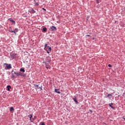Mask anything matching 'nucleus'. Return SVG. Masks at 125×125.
<instances>
[{"label": "nucleus", "instance_id": "ddd939ff", "mask_svg": "<svg viewBox=\"0 0 125 125\" xmlns=\"http://www.w3.org/2000/svg\"><path fill=\"white\" fill-rule=\"evenodd\" d=\"M49 47V46H48L47 44H45L44 49L45 50H47V48Z\"/></svg>", "mask_w": 125, "mask_h": 125}, {"label": "nucleus", "instance_id": "473e14b6", "mask_svg": "<svg viewBox=\"0 0 125 125\" xmlns=\"http://www.w3.org/2000/svg\"><path fill=\"white\" fill-rule=\"evenodd\" d=\"M46 69H48V68H49V67L46 66Z\"/></svg>", "mask_w": 125, "mask_h": 125}, {"label": "nucleus", "instance_id": "aec40b11", "mask_svg": "<svg viewBox=\"0 0 125 125\" xmlns=\"http://www.w3.org/2000/svg\"><path fill=\"white\" fill-rule=\"evenodd\" d=\"M112 105H113V104H110V107H111V108L113 109V110H114L115 109V108L113 107V106H112Z\"/></svg>", "mask_w": 125, "mask_h": 125}, {"label": "nucleus", "instance_id": "dca6fc26", "mask_svg": "<svg viewBox=\"0 0 125 125\" xmlns=\"http://www.w3.org/2000/svg\"><path fill=\"white\" fill-rule=\"evenodd\" d=\"M20 72H22L23 73H24L25 72V69L24 68H21L20 69Z\"/></svg>", "mask_w": 125, "mask_h": 125}, {"label": "nucleus", "instance_id": "cd10ccee", "mask_svg": "<svg viewBox=\"0 0 125 125\" xmlns=\"http://www.w3.org/2000/svg\"><path fill=\"white\" fill-rule=\"evenodd\" d=\"M41 125H45V124H44V123H42L41 124Z\"/></svg>", "mask_w": 125, "mask_h": 125}, {"label": "nucleus", "instance_id": "c9c22d12", "mask_svg": "<svg viewBox=\"0 0 125 125\" xmlns=\"http://www.w3.org/2000/svg\"><path fill=\"white\" fill-rule=\"evenodd\" d=\"M110 67H112V65H110Z\"/></svg>", "mask_w": 125, "mask_h": 125}, {"label": "nucleus", "instance_id": "72a5a7b5", "mask_svg": "<svg viewBox=\"0 0 125 125\" xmlns=\"http://www.w3.org/2000/svg\"><path fill=\"white\" fill-rule=\"evenodd\" d=\"M97 3H99V2H98V0H97Z\"/></svg>", "mask_w": 125, "mask_h": 125}, {"label": "nucleus", "instance_id": "a878e982", "mask_svg": "<svg viewBox=\"0 0 125 125\" xmlns=\"http://www.w3.org/2000/svg\"><path fill=\"white\" fill-rule=\"evenodd\" d=\"M47 53H48V54H49V51L47 50H46Z\"/></svg>", "mask_w": 125, "mask_h": 125}, {"label": "nucleus", "instance_id": "f8f14e48", "mask_svg": "<svg viewBox=\"0 0 125 125\" xmlns=\"http://www.w3.org/2000/svg\"><path fill=\"white\" fill-rule=\"evenodd\" d=\"M11 88V86L8 85L7 86V89L8 91H10V89Z\"/></svg>", "mask_w": 125, "mask_h": 125}, {"label": "nucleus", "instance_id": "7ed1b4c3", "mask_svg": "<svg viewBox=\"0 0 125 125\" xmlns=\"http://www.w3.org/2000/svg\"><path fill=\"white\" fill-rule=\"evenodd\" d=\"M4 65H7L5 67V70H9V69H11L12 68V66H11V64H9L8 65V64L7 63H4Z\"/></svg>", "mask_w": 125, "mask_h": 125}, {"label": "nucleus", "instance_id": "9b49d317", "mask_svg": "<svg viewBox=\"0 0 125 125\" xmlns=\"http://www.w3.org/2000/svg\"><path fill=\"white\" fill-rule=\"evenodd\" d=\"M43 33H46V31H47V28L46 27H43L42 28Z\"/></svg>", "mask_w": 125, "mask_h": 125}, {"label": "nucleus", "instance_id": "412c9836", "mask_svg": "<svg viewBox=\"0 0 125 125\" xmlns=\"http://www.w3.org/2000/svg\"><path fill=\"white\" fill-rule=\"evenodd\" d=\"M43 63H44V64H45V65L46 66H48V63H47L46 62H43Z\"/></svg>", "mask_w": 125, "mask_h": 125}, {"label": "nucleus", "instance_id": "6e6552de", "mask_svg": "<svg viewBox=\"0 0 125 125\" xmlns=\"http://www.w3.org/2000/svg\"><path fill=\"white\" fill-rule=\"evenodd\" d=\"M28 118H29V119H30L29 120L31 123H34V121H33L32 119H33V114L29 115Z\"/></svg>", "mask_w": 125, "mask_h": 125}, {"label": "nucleus", "instance_id": "393cba45", "mask_svg": "<svg viewBox=\"0 0 125 125\" xmlns=\"http://www.w3.org/2000/svg\"><path fill=\"white\" fill-rule=\"evenodd\" d=\"M35 4H36V5L38 6L39 5V3L35 2Z\"/></svg>", "mask_w": 125, "mask_h": 125}, {"label": "nucleus", "instance_id": "f3484780", "mask_svg": "<svg viewBox=\"0 0 125 125\" xmlns=\"http://www.w3.org/2000/svg\"><path fill=\"white\" fill-rule=\"evenodd\" d=\"M12 78L13 79H15V76L14 75V74L13 73V70L12 71Z\"/></svg>", "mask_w": 125, "mask_h": 125}, {"label": "nucleus", "instance_id": "20e7f679", "mask_svg": "<svg viewBox=\"0 0 125 125\" xmlns=\"http://www.w3.org/2000/svg\"><path fill=\"white\" fill-rule=\"evenodd\" d=\"M10 57L12 59H15V58H16V54L15 53H11Z\"/></svg>", "mask_w": 125, "mask_h": 125}, {"label": "nucleus", "instance_id": "4be33fe9", "mask_svg": "<svg viewBox=\"0 0 125 125\" xmlns=\"http://www.w3.org/2000/svg\"><path fill=\"white\" fill-rule=\"evenodd\" d=\"M47 50L50 52V51H51V48L49 46V47L47 48Z\"/></svg>", "mask_w": 125, "mask_h": 125}, {"label": "nucleus", "instance_id": "2f4dec72", "mask_svg": "<svg viewBox=\"0 0 125 125\" xmlns=\"http://www.w3.org/2000/svg\"><path fill=\"white\" fill-rule=\"evenodd\" d=\"M108 67H110V64H108Z\"/></svg>", "mask_w": 125, "mask_h": 125}, {"label": "nucleus", "instance_id": "f704fd0d", "mask_svg": "<svg viewBox=\"0 0 125 125\" xmlns=\"http://www.w3.org/2000/svg\"><path fill=\"white\" fill-rule=\"evenodd\" d=\"M9 29H11V27H9Z\"/></svg>", "mask_w": 125, "mask_h": 125}, {"label": "nucleus", "instance_id": "58836bf2", "mask_svg": "<svg viewBox=\"0 0 125 125\" xmlns=\"http://www.w3.org/2000/svg\"><path fill=\"white\" fill-rule=\"evenodd\" d=\"M29 125H32L31 124H29Z\"/></svg>", "mask_w": 125, "mask_h": 125}, {"label": "nucleus", "instance_id": "2eb2a0df", "mask_svg": "<svg viewBox=\"0 0 125 125\" xmlns=\"http://www.w3.org/2000/svg\"><path fill=\"white\" fill-rule=\"evenodd\" d=\"M55 92H56L57 93H58L59 94H60L61 92L60 91H58V89H55Z\"/></svg>", "mask_w": 125, "mask_h": 125}, {"label": "nucleus", "instance_id": "4468645a", "mask_svg": "<svg viewBox=\"0 0 125 125\" xmlns=\"http://www.w3.org/2000/svg\"><path fill=\"white\" fill-rule=\"evenodd\" d=\"M73 100L74 101L75 103H78V101H77V97L73 98Z\"/></svg>", "mask_w": 125, "mask_h": 125}, {"label": "nucleus", "instance_id": "0eeeda50", "mask_svg": "<svg viewBox=\"0 0 125 125\" xmlns=\"http://www.w3.org/2000/svg\"><path fill=\"white\" fill-rule=\"evenodd\" d=\"M46 62H48V63H50L51 62V58L50 57L48 56L46 58Z\"/></svg>", "mask_w": 125, "mask_h": 125}, {"label": "nucleus", "instance_id": "b1692460", "mask_svg": "<svg viewBox=\"0 0 125 125\" xmlns=\"http://www.w3.org/2000/svg\"><path fill=\"white\" fill-rule=\"evenodd\" d=\"M89 112H90V113H92L93 111H92V110L89 109Z\"/></svg>", "mask_w": 125, "mask_h": 125}, {"label": "nucleus", "instance_id": "e433bc0d", "mask_svg": "<svg viewBox=\"0 0 125 125\" xmlns=\"http://www.w3.org/2000/svg\"><path fill=\"white\" fill-rule=\"evenodd\" d=\"M110 96H112V95L111 94H110Z\"/></svg>", "mask_w": 125, "mask_h": 125}, {"label": "nucleus", "instance_id": "f257e3e1", "mask_svg": "<svg viewBox=\"0 0 125 125\" xmlns=\"http://www.w3.org/2000/svg\"><path fill=\"white\" fill-rule=\"evenodd\" d=\"M40 84H34V87L35 88V89L38 90V89H40V91L42 90V85L40 86Z\"/></svg>", "mask_w": 125, "mask_h": 125}, {"label": "nucleus", "instance_id": "1a4fd4ad", "mask_svg": "<svg viewBox=\"0 0 125 125\" xmlns=\"http://www.w3.org/2000/svg\"><path fill=\"white\" fill-rule=\"evenodd\" d=\"M20 76L21 77H25V74H23L22 72H19L18 77H19Z\"/></svg>", "mask_w": 125, "mask_h": 125}, {"label": "nucleus", "instance_id": "5701e85b", "mask_svg": "<svg viewBox=\"0 0 125 125\" xmlns=\"http://www.w3.org/2000/svg\"><path fill=\"white\" fill-rule=\"evenodd\" d=\"M36 119H37V116H34V118H32L33 122H34Z\"/></svg>", "mask_w": 125, "mask_h": 125}, {"label": "nucleus", "instance_id": "9d476101", "mask_svg": "<svg viewBox=\"0 0 125 125\" xmlns=\"http://www.w3.org/2000/svg\"><path fill=\"white\" fill-rule=\"evenodd\" d=\"M9 21H10V22H12V23L13 24H14V25H15L16 22H15V21L14 20H13L12 19H9Z\"/></svg>", "mask_w": 125, "mask_h": 125}, {"label": "nucleus", "instance_id": "6ab92c4d", "mask_svg": "<svg viewBox=\"0 0 125 125\" xmlns=\"http://www.w3.org/2000/svg\"><path fill=\"white\" fill-rule=\"evenodd\" d=\"M10 112H12V111H14V108L13 107H11L10 108Z\"/></svg>", "mask_w": 125, "mask_h": 125}, {"label": "nucleus", "instance_id": "a211bd4d", "mask_svg": "<svg viewBox=\"0 0 125 125\" xmlns=\"http://www.w3.org/2000/svg\"><path fill=\"white\" fill-rule=\"evenodd\" d=\"M19 72V71H15L14 72V74H15V75H16L17 77H18Z\"/></svg>", "mask_w": 125, "mask_h": 125}, {"label": "nucleus", "instance_id": "bb28decb", "mask_svg": "<svg viewBox=\"0 0 125 125\" xmlns=\"http://www.w3.org/2000/svg\"><path fill=\"white\" fill-rule=\"evenodd\" d=\"M122 119H123V120H124V121H125V116H123L122 117Z\"/></svg>", "mask_w": 125, "mask_h": 125}, {"label": "nucleus", "instance_id": "f03ea898", "mask_svg": "<svg viewBox=\"0 0 125 125\" xmlns=\"http://www.w3.org/2000/svg\"><path fill=\"white\" fill-rule=\"evenodd\" d=\"M19 29L17 28H16L14 30H12V29H9V32L10 33H14L15 34V36H16L17 32H18Z\"/></svg>", "mask_w": 125, "mask_h": 125}, {"label": "nucleus", "instance_id": "4c0bfd02", "mask_svg": "<svg viewBox=\"0 0 125 125\" xmlns=\"http://www.w3.org/2000/svg\"><path fill=\"white\" fill-rule=\"evenodd\" d=\"M108 105L110 106V104H108Z\"/></svg>", "mask_w": 125, "mask_h": 125}, {"label": "nucleus", "instance_id": "7c9ffc66", "mask_svg": "<svg viewBox=\"0 0 125 125\" xmlns=\"http://www.w3.org/2000/svg\"><path fill=\"white\" fill-rule=\"evenodd\" d=\"M86 36H87V37H90V35H86Z\"/></svg>", "mask_w": 125, "mask_h": 125}, {"label": "nucleus", "instance_id": "c756f323", "mask_svg": "<svg viewBox=\"0 0 125 125\" xmlns=\"http://www.w3.org/2000/svg\"><path fill=\"white\" fill-rule=\"evenodd\" d=\"M109 96H110V94L107 95V96H106V97H109Z\"/></svg>", "mask_w": 125, "mask_h": 125}, {"label": "nucleus", "instance_id": "c85d7f7f", "mask_svg": "<svg viewBox=\"0 0 125 125\" xmlns=\"http://www.w3.org/2000/svg\"><path fill=\"white\" fill-rule=\"evenodd\" d=\"M42 10H44V11H46V10L45 9H44V8H42Z\"/></svg>", "mask_w": 125, "mask_h": 125}, {"label": "nucleus", "instance_id": "423d86ee", "mask_svg": "<svg viewBox=\"0 0 125 125\" xmlns=\"http://www.w3.org/2000/svg\"><path fill=\"white\" fill-rule=\"evenodd\" d=\"M28 11L31 14H34V13H36V11H35V10H34L33 8L29 9Z\"/></svg>", "mask_w": 125, "mask_h": 125}, {"label": "nucleus", "instance_id": "39448f33", "mask_svg": "<svg viewBox=\"0 0 125 125\" xmlns=\"http://www.w3.org/2000/svg\"><path fill=\"white\" fill-rule=\"evenodd\" d=\"M50 30L51 31V32H55V31L57 30V28L54 26H52L50 27Z\"/></svg>", "mask_w": 125, "mask_h": 125}]
</instances>
